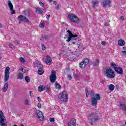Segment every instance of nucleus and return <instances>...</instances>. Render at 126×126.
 I'll return each instance as SVG.
<instances>
[{"label":"nucleus","instance_id":"1","mask_svg":"<svg viewBox=\"0 0 126 126\" xmlns=\"http://www.w3.org/2000/svg\"><path fill=\"white\" fill-rule=\"evenodd\" d=\"M90 94L91 97L92 106H96L97 103H98V101L101 100V96H100L99 94H96L95 95V93L93 91H91L90 92Z\"/></svg>","mask_w":126,"mask_h":126},{"label":"nucleus","instance_id":"28","mask_svg":"<svg viewBox=\"0 0 126 126\" xmlns=\"http://www.w3.org/2000/svg\"><path fill=\"white\" fill-rule=\"evenodd\" d=\"M79 65L81 68H85V66L87 65L85 64L83 62H82Z\"/></svg>","mask_w":126,"mask_h":126},{"label":"nucleus","instance_id":"38","mask_svg":"<svg viewBox=\"0 0 126 126\" xmlns=\"http://www.w3.org/2000/svg\"><path fill=\"white\" fill-rule=\"evenodd\" d=\"M9 48H10V49H12V50H14V48H15V47H14V46H13L12 44H10V45H9Z\"/></svg>","mask_w":126,"mask_h":126},{"label":"nucleus","instance_id":"24","mask_svg":"<svg viewBox=\"0 0 126 126\" xmlns=\"http://www.w3.org/2000/svg\"><path fill=\"white\" fill-rule=\"evenodd\" d=\"M23 12L24 13H25V15H26V16H27L28 17H30V12H29V11L25 10L23 11Z\"/></svg>","mask_w":126,"mask_h":126},{"label":"nucleus","instance_id":"47","mask_svg":"<svg viewBox=\"0 0 126 126\" xmlns=\"http://www.w3.org/2000/svg\"><path fill=\"white\" fill-rule=\"evenodd\" d=\"M56 9H60V5H56L55 6Z\"/></svg>","mask_w":126,"mask_h":126},{"label":"nucleus","instance_id":"12","mask_svg":"<svg viewBox=\"0 0 126 126\" xmlns=\"http://www.w3.org/2000/svg\"><path fill=\"white\" fill-rule=\"evenodd\" d=\"M50 80L51 82H55L56 80H57V76H56V72L54 71H52L51 73V75L50 77Z\"/></svg>","mask_w":126,"mask_h":126},{"label":"nucleus","instance_id":"30","mask_svg":"<svg viewBox=\"0 0 126 126\" xmlns=\"http://www.w3.org/2000/svg\"><path fill=\"white\" fill-rule=\"evenodd\" d=\"M55 87H56V89H61V85H60L57 82L55 83Z\"/></svg>","mask_w":126,"mask_h":126},{"label":"nucleus","instance_id":"11","mask_svg":"<svg viewBox=\"0 0 126 126\" xmlns=\"http://www.w3.org/2000/svg\"><path fill=\"white\" fill-rule=\"evenodd\" d=\"M36 65L38 68V73L39 74V75H42L43 73H44V71L43 70V65L42 64H40V63H36Z\"/></svg>","mask_w":126,"mask_h":126},{"label":"nucleus","instance_id":"13","mask_svg":"<svg viewBox=\"0 0 126 126\" xmlns=\"http://www.w3.org/2000/svg\"><path fill=\"white\" fill-rule=\"evenodd\" d=\"M111 0H103L101 2V5L105 9L107 5L111 4Z\"/></svg>","mask_w":126,"mask_h":126},{"label":"nucleus","instance_id":"51","mask_svg":"<svg viewBox=\"0 0 126 126\" xmlns=\"http://www.w3.org/2000/svg\"><path fill=\"white\" fill-rule=\"evenodd\" d=\"M43 39H48V36L44 35L43 36Z\"/></svg>","mask_w":126,"mask_h":126},{"label":"nucleus","instance_id":"15","mask_svg":"<svg viewBox=\"0 0 126 126\" xmlns=\"http://www.w3.org/2000/svg\"><path fill=\"white\" fill-rule=\"evenodd\" d=\"M37 115L38 116V118H39L40 121H43L44 120V116L43 115V113L42 112L40 111H37L36 112Z\"/></svg>","mask_w":126,"mask_h":126},{"label":"nucleus","instance_id":"43","mask_svg":"<svg viewBox=\"0 0 126 126\" xmlns=\"http://www.w3.org/2000/svg\"><path fill=\"white\" fill-rule=\"evenodd\" d=\"M68 78H69L70 80L72 79V77H71V75H67Z\"/></svg>","mask_w":126,"mask_h":126},{"label":"nucleus","instance_id":"55","mask_svg":"<svg viewBox=\"0 0 126 126\" xmlns=\"http://www.w3.org/2000/svg\"><path fill=\"white\" fill-rule=\"evenodd\" d=\"M85 91H86V93H88V90H87V89H86Z\"/></svg>","mask_w":126,"mask_h":126},{"label":"nucleus","instance_id":"21","mask_svg":"<svg viewBox=\"0 0 126 126\" xmlns=\"http://www.w3.org/2000/svg\"><path fill=\"white\" fill-rule=\"evenodd\" d=\"M120 105L121 107L122 110L124 111V112H126V104L120 103Z\"/></svg>","mask_w":126,"mask_h":126},{"label":"nucleus","instance_id":"61","mask_svg":"<svg viewBox=\"0 0 126 126\" xmlns=\"http://www.w3.org/2000/svg\"><path fill=\"white\" fill-rule=\"evenodd\" d=\"M78 77V76H77V75L75 76L76 78H77Z\"/></svg>","mask_w":126,"mask_h":126},{"label":"nucleus","instance_id":"27","mask_svg":"<svg viewBox=\"0 0 126 126\" xmlns=\"http://www.w3.org/2000/svg\"><path fill=\"white\" fill-rule=\"evenodd\" d=\"M108 88L110 91H113L115 89V86L113 84H110L109 85Z\"/></svg>","mask_w":126,"mask_h":126},{"label":"nucleus","instance_id":"32","mask_svg":"<svg viewBox=\"0 0 126 126\" xmlns=\"http://www.w3.org/2000/svg\"><path fill=\"white\" fill-rule=\"evenodd\" d=\"M44 25L45 24L44 23V22L41 21L40 24V27L42 28V29H44V28H45Z\"/></svg>","mask_w":126,"mask_h":126},{"label":"nucleus","instance_id":"5","mask_svg":"<svg viewBox=\"0 0 126 126\" xmlns=\"http://www.w3.org/2000/svg\"><path fill=\"white\" fill-rule=\"evenodd\" d=\"M105 75L107 78H114L115 77V72L111 68H108L105 69Z\"/></svg>","mask_w":126,"mask_h":126},{"label":"nucleus","instance_id":"14","mask_svg":"<svg viewBox=\"0 0 126 126\" xmlns=\"http://www.w3.org/2000/svg\"><path fill=\"white\" fill-rule=\"evenodd\" d=\"M22 78H23V69L22 67L19 70L18 79H22Z\"/></svg>","mask_w":126,"mask_h":126},{"label":"nucleus","instance_id":"37","mask_svg":"<svg viewBox=\"0 0 126 126\" xmlns=\"http://www.w3.org/2000/svg\"><path fill=\"white\" fill-rule=\"evenodd\" d=\"M41 47H42V49L43 50H46V46H45V45L43 44H41Z\"/></svg>","mask_w":126,"mask_h":126},{"label":"nucleus","instance_id":"22","mask_svg":"<svg viewBox=\"0 0 126 126\" xmlns=\"http://www.w3.org/2000/svg\"><path fill=\"white\" fill-rule=\"evenodd\" d=\"M8 89V83H6L3 88V92H6V90Z\"/></svg>","mask_w":126,"mask_h":126},{"label":"nucleus","instance_id":"52","mask_svg":"<svg viewBox=\"0 0 126 126\" xmlns=\"http://www.w3.org/2000/svg\"><path fill=\"white\" fill-rule=\"evenodd\" d=\"M120 19L121 20H124V19H125V17L124 16H121L120 17Z\"/></svg>","mask_w":126,"mask_h":126},{"label":"nucleus","instance_id":"7","mask_svg":"<svg viewBox=\"0 0 126 126\" xmlns=\"http://www.w3.org/2000/svg\"><path fill=\"white\" fill-rule=\"evenodd\" d=\"M59 99L60 100V101H62V102H67L68 97L67 96L66 92L63 91L61 94V95L59 96Z\"/></svg>","mask_w":126,"mask_h":126},{"label":"nucleus","instance_id":"53","mask_svg":"<svg viewBox=\"0 0 126 126\" xmlns=\"http://www.w3.org/2000/svg\"><path fill=\"white\" fill-rule=\"evenodd\" d=\"M30 95L31 96V97H33V95H32V91H30Z\"/></svg>","mask_w":126,"mask_h":126},{"label":"nucleus","instance_id":"45","mask_svg":"<svg viewBox=\"0 0 126 126\" xmlns=\"http://www.w3.org/2000/svg\"><path fill=\"white\" fill-rule=\"evenodd\" d=\"M101 45L103 46H106V42L105 41H101Z\"/></svg>","mask_w":126,"mask_h":126},{"label":"nucleus","instance_id":"31","mask_svg":"<svg viewBox=\"0 0 126 126\" xmlns=\"http://www.w3.org/2000/svg\"><path fill=\"white\" fill-rule=\"evenodd\" d=\"M83 62L86 64V65H87V64L89 63V60H88L87 58H86L84 60Z\"/></svg>","mask_w":126,"mask_h":126},{"label":"nucleus","instance_id":"54","mask_svg":"<svg viewBox=\"0 0 126 126\" xmlns=\"http://www.w3.org/2000/svg\"><path fill=\"white\" fill-rule=\"evenodd\" d=\"M1 27H2V25H1V24H0V28H1Z\"/></svg>","mask_w":126,"mask_h":126},{"label":"nucleus","instance_id":"50","mask_svg":"<svg viewBox=\"0 0 126 126\" xmlns=\"http://www.w3.org/2000/svg\"><path fill=\"white\" fill-rule=\"evenodd\" d=\"M37 100L39 102H41V101H42V100H41V98L39 96L37 97Z\"/></svg>","mask_w":126,"mask_h":126},{"label":"nucleus","instance_id":"56","mask_svg":"<svg viewBox=\"0 0 126 126\" xmlns=\"http://www.w3.org/2000/svg\"><path fill=\"white\" fill-rule=\"evenodd\" d=\"M123 49H124V50H126V47H124Z\"/></svg>","mask_w":126,"mask_h":126},{"label":"nucleus","instance_id":"60","mask_svg":"<svg viewBox=\"0 0 126 126\" xmlns=\"http://www.w3.org/2000/svg\"><path fill=\"white\" fill-rule=\"evenodd\" d=\"M54 4H57V1H54Z\"/></svg>","mask_w":126,"mask_h":126},{"label":"nucleus","instance_id":"48","mask_svg":"<svg viewBox=\"0 0 126 126\" xmlns=\"http://www.w3.org/2000/svg\"><path fill=\"white\" fill-rule=\"evenodd\" d=\"M50 17H51V15H50L46 16V18L48 20H49V19H50Z\"/></svg>","mask_w":126,"mask_h":126},{"label":"nucleus","instance_id":"41","mask_svg":"<svg viewBox=\"0 0 126 126\" xmlns=\"http://www.w3.org/2000/svg\"><path fill=\"white\" fill-rule=\"evenodd\" d=\"M14 43L16 45H18V44H19V42H18V40H16L14 41Z\"/></svg>","mask_w":126,"mask_h":126},{"label":"nucleus","instance_id":"3","mask_svg":"<svg viewBox=\"0 0 126 126\" xmlns=\"http://www.w3.org/2000/svg\"><path fill=\"white\" fill-rule=\"evenodd\" d=\"M89 117H90V124L91 126L94 125L93 123H96L99 121V116L96 113H91L89 114Z\"/></svg>","mask_w":126,"mask_h":126},{"label":"nucleus","instance_id":"46","mask_svg":"<svg viewBox=\"0 0 126 126\" xmlns=\"http://www.w3.org/2000/svg\"><path fill=\"white\" fill-rule=\"evenodd\" d=\"M122 54H123V56H126V51H123Z\"/></svg>","mask_w":126,"mask_h":126},{"label":"nucleus","instance_id":"35","mask_svg":"<svg viewBox=\"0 0 126 126\" xmlns=\"http://www.w3.org/2000/svg\"><path fill=\"white\" fill-rule=\"evenodd\" d=\"M49 121L50 122V123H51V124H55V119H54V118H50Z\"/></svg>","mask_w":126,"mask_h":126},{"label":"nucleus","instance_id":"63","mask_svg":"<svg viewBox=\"0 0 126 126\" xmlns=\"http://www.w3.org/2000/svg\"><path fill=\"white\" fill-rule=\"evenodd\" d=\"M19 23H20V22H19Z\"/></svg>","mask_w":126,"mask_h":126},{"label":"nucleus","instance_id":"40","mask_svg":"<svg viewBox=\"0 0 126 126\" xmlns=\"http://www.w3.org/2000/svg\"><path fill=\"white\" fill-rule=\"evenodd\" d=\"M37 107H38V108H39V109H41V108H42L41 103H38L37 104Z\"/></svg>","mask_w":126,"mask_h":126},{"label":"nucleus","instance_id":"29","mask_svg":"<svg viewBox=\"0 0 126 126\" xmlns=\"http://www.w3.org/2000/svg\"><path fill=\"white\" fill-rule=\"evenodd\" d=\"M92 4H93V7L94 8H95V6L96 5V4H99V1H93L92 2Z\"/></svg>","mask_w":126,"mask_h":126},{"label":"nucleus","instance_id":"34","mask_svg":"<svg viewBox=\"0 0 126 126\" xmlns=\"http://www.w3.org/2000/svg\"><path fill=\"white\" fill-rule=\"evenodd\" d=\"M20 62L22 63H25V60H24V58L21 57L20 58Z\"/></svg>","mask_w":126,"mask_h":126},{"label":"nucleus","instance_id":"33","mask_svg":"<svg viewBox=\"0 0 126 126\" xmlns=\"http://www.w3.org/2000/svg\"><path fill=\"white\" fill-rule=\"evenodd\" d=\"M25 79L26 82H30V77H29V76H26Z\"/></svg>","mask_w":126,"mask_h":126},{"label":"nucleus","instance_id":"36","mask_svg":"<svg viewBox=\"0 0 126 126\" xmlns=\"http://www.w3.org/2000/svg\"><path fill=\"white\" fill-rule=\"evenodd\" d=\"M25 105H27V106H28L29 105V101H28V100H27V99L25 100Z\"/></svg>","mask_w":126,"mask_h":126},{"label":"nucleus","instance_id":"44","mask_svg":"<svg viewBox=\"0 0 126 126\" xmlns=\"http://www.w3.org/2000/svg\"><path fill=\"white\" fill-rule=\"evenodd\" d=\"M11 11H12L11 14H15V11L14 10L12 9V10H11Z\"/></svg>","mask_w":126,"mask_h":126},{"label":"nucleus","instance_id":"18","mask_svg":"<svg viewBox=\"0 0 126 126\" xmlns=\"http://www.w3.org/2000/svg\"><path fill=\"white\" fill-rule=\"evenodd\" d=\"M7 3L8 6L10 10H12V9H13V5H12V3H11V1H10V0H8Z\"/></svg>","mask_w":126,"mask_h":126},{"label":"nucleus","instance_id":"42","mask_svg":"<svg viewBox=\"0 0 126 126\" xmlns=\"http://www.w3.org/2000/svg\"><path fill=\"white\" fill-rule=\"evenodd\" d=\"M45 90H46V92H49V91H50V88L46 87V88H45Z\"/></svg>","mask_w":126,"mask_h":126},{"label":"nucleus","instance_id":"6","mask_svg":"<svg viewBox=\"0 0 126 126\" xmlns=\"http://www.w3.org/2000/svg\"><path fill=\"white\" fill-rule=\"evenodd\" d=\"M0 126H6L5 117L3 116V113L1 110H0Z\"/></svg>","mask_w":126,"mask_h":126},{"label":"nucleus","instance_id":"25","mask_svg":"<svg viewBox=\"0 0 126 126\" xmlns=\"http://www.w3.org/2000/svg\"><path fill=\"white\" fill-rule=\"evenodd\" d=\"M68 60H74L75 58H74V54H70L67 56Z\"/></svg>","mask_w":126,"mask_h":126},{"label":"nucleus","instance_id":"57","mask_svg":"<svg viewBox=\"0 0 126 126\" xmlns=\"http://www.w3.org/2000/svg\"><path fill=\"white\" fill-rule=\"evenodd\" d=\"M66 70H67L68 71H69L70 69H69V68H66Z\"/></svg>","mask_w":126,"mask_h":126},{"label":"nucleus","instance_id":"58","mask_svg":"<svg viewBox=\"0 0 126 126\" xmlns=\"http://www.w3.org/2000/svg\"><path fill=\"white\" fill-rule=\"evenodd\" d=\"M48 1H50L51 2H52V1H53V0H48Z\"/></svg>","mask_w":126,"mask_h":126},{"label":"nucleus","instance_id":"4","mask_svg":"<svg viewBox=\"0 0 126 126\" xmlns=\"http://www.w3.org/2000/svg\"><path fill=\"white\" fill-rule=\"evenodd\" d=\"M111 66L114 68V70L117 72L118 74H124V71L123 68L120 67L118 64H116L115 63H111Z\"/></svg>","mask_w":126,"mask_h":126},{"label":"nucleus","instance_id":"59","mask_svg":"<svg viewBox=\"0 0 126 126\" xmlns=\"http://www.w3.org/2000/svg\"><path fill=\"white\" fill-rule=\"evenodd\" d=\"M86 97H88V94H87V93L86 94Z\"/></svg>","mask_w":126,"mask_h":126},{"label":"nucleus","instance_id":"19","mask_svg":"<svg viewBox=\"0 0 126 126\" xmlns=\"http://www.w3.org/2000/svg\"><path fill=\"white\" fill-rule=\"evenodd\" d=\"M126 42L123 39H120L118 40V45L119 46H125Z\"/></svg>","mask_w":126,"mask_h":126},{"label":"nucleus","instance_id":"20","mask_svg":"<svg viewBox=\"0 0 126 126\" xmlns=\"http://www.w3.org/2000/svg\"><path fill=\"white\" fill-rule=\"evenodd\" d=\"M45 89H46L45 86L40 85L38 87V90L39 91V92H42V91H44Z\"/></svg>","mask_w":126,"mask_h":126},{"label":"nucleus","instance_id":"49","mask_svg":"<svg viewBox=\"0 0 126 126\" xmlns=\"http://www.w3.org/2000/svg\"><path fill=\"white\" fill-rule=\"evenodd\" d=\"M104 26H109V23H105L104 24Z\"/></svg>","mask_w":126,"mask_h":126},{"label":"nucleus","instance_id":"9","mask_svg":"<svg viewBox=\"0 0 126 126\" xmlns=\"http://www.w3.org/2000/svg\"><path fill=\"white\" fill-rule=\"evenodd\" d=\"M10 68L9 67H7L5 69L4 72V82H7L9 79V70Z\"/></svg>","mask_w":126,"mask_h":126},{"label":"nucleus","instance_id":"10","mask_svg":"<svg viewBox=\"0 0 126 126\" xmlns=\"http://www.w3.org/2000/svg\"><path fill=\"white\" fill-rule=\"evenodd\" d=\"M18 19L19 20V21H23L24 22H26L27 23H29V22H30L29 19H28L26 16L22 15H19L18 17Z\"/></svg>","mask_w":126,"mask_h":126},{"label":"nucleus","instance_id":"16","mask_svg":"<svg viewBox=\"0 0 126 126\" xmlns=\"http://www.w3.org/2000/svg\"><path fill=\"white\" fill-rule=\"evenodd\" d=\"M68 126H76V121L75 119L72 118L70 122L68 123Z\"/></svg>","mask_w":126,"mask_h":126},{"label":"nucleus","instance_id":"23","mask_svg":"<svg viewBox=\"0 0 126 126\" xmlns=\"http://www.w3.org/2000/svg\"><path fill=\"white\" fill-rule=\"evenodd\" d=\"M36 12L37 13H38V14H42V13H43V12H44V11H43L42 9H40V8L39 7H37L36 8Z\"/></svg>","mask_w":126,"mask_h":126},{"label":"nucleus","instance_id":"8","mask_svg":"<svg viewBox=\"0 0 126 126\" xmlns=\"http://www.w3.org/2000/svg\"><path fill=\"white\" fill-rule=\"evenodd\" d=\"M68 17L70 21H72L74 23H78L79 20L76 15H73V14H69Z\"/></svg>","mask_w":126,"mask_h":126},{"label":"nucleus","instance_id":"2","mask_svg":"<svg viewBox=\"0 0 126 126\" xmlns=\"http://www.w3.org/2000/svg\"><path fill=\"white\" fill-rule=\"evenodd\" d=\"M67 32L68 33V37L66 40V42H70L71 41V44H75L76 42L77 41V39L76 38H77L78 35L72 34L71 32L69 30L67 31Z\"/></svg>","mask_w":126,"mask_h":126},{"label":"nucleus","instance_id":"26","mask_svg":"<svg viewBox=\"0 0 126 126\" xmlns=\"http://www.w3.org/2000/svg\"><path fill=\"white\" fill-rule=\"evenodd\" d=\"M99 62V60L96 59L93 64L94 66H98Z\"/></svg>","mask_w":126,"mask_h":126},{"label":"nucleus","instance_id":"17","mask_svg":"<svg viewBox=\"0 0 126 126\" xmlns=\"http://www.w3.org/2000/svg\"><path fill=\"white\" fill-rule=\"evenodd\" d=\"M46 59L47 61L46 62V64H48V63H49V64H51V63H52V58H51V57L49 56H47Z\"/></svg>","mask_w":126,"mask_h":126},{"label":"nucleus","instance_id":"39","mask_svg":"<svg viewBox=\"0 0 126 126\" xmlns=\"http://www.w3.org/2000/svg\"><path fill=\"white\" fill-rule=\"evenodd\" d=\"M39 5L41 7H44V3H42L41 1L39 2Z\"/></svg>","mask_w":126,"mask_h":126},{"label":"nucleus","instance_id":"62","mask_svg":"<svg viewBox=\"0 0 126 126\" xmlns=\"http://www.w3.org/2000/svg\"><path fill=\"white\" fill-rule=\"evenodd\" d=\"M21 126H24V125H21Z\"/></svg>","mask_w":126,"mask_h":126}]
</instances>
